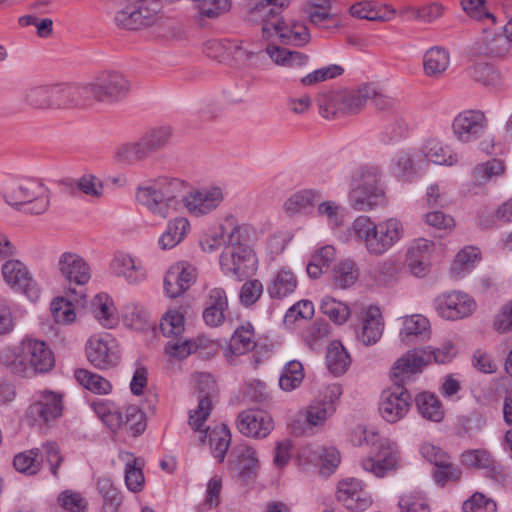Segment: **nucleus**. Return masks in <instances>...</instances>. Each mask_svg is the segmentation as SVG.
I'll return each instance as SVG.
<instances>
[{"instance_id": "obj_1", "label": "nucleus", "mask_w": 512, "mask_h": 512, "mask_svg": "<svg viewBox=\"0 0 512 512\" xmlns=\"http://www.w3.org/2000/svg\"><path fill=\"white\" fill-rule=\"evenodd\" d=\"M0 363L17 376L32 378L49 372L54 367L55 358L46 342L26 337L17 346L2 349Z\"/></svg>"}, {"instance_id": "obj_2", "label": "nucleus", "mask_w": 512, "mask_h": 512, "mask_svg": "<svg viewBox=\"0 0 512 512\" xmlns=\"http://www.w3.org/2000/svg\"><path fill=\"white\" fill-rule=\"evenodd\" d=\"M290 0H258L250 7L252 21L262 22V33L267 39L276 36L283 44L303 46L310 35L307 27L299 22L287 23L277 18L280 9L289 5Z\"/></svg>"}, {"instance_id": "obj_3", "label": "nucleus", "mask_w": 512, "mask_h": 512, "mask_svg": "<svg viewBox=\"0 0 512 512\" xmlns=\"http://www.w3.org/2000/svg\"><path fill=\"white\" fill-rule=\"evenodd\" d=\"M350 232L369 255L380 257L402 239L404 226L397 218L374 222L369 216L361 215L352 222Z\"/></svg>"}, {"instance_id": "obj_4", "label": "nucleus", "mask_w": 512, "mask_h": 512, "mask_svg": "<svg viewBox=\"0 0 512 512\" xmlns=\"http://www.w3.org/2000/svg\"><path fill=\"white\" fill-rule=\"evenodd\" d=\"M182 188L183 182L177 178L158 177L137 188L136 200L152 216L164 220L177 211Z\"/></svg>"}, {"instance_id": "obj_5", "label": "nucleus", "mask_w": 512, "mask_h": 512, "mask_svg": "<svg viewBox=\"0 0 512 512\" xmlns=\"http://www.w3.org/2000/svg\"><path fill=\"white\" fill-rule=\"evenodd\" d=\"M5 201L30 215H42L50 206V192L36 178H24L11 183L4 192Z\"/></svg>"}, {"instance_id": "obj_6", "label": "nucleus", "mask_w": 512, "mask_h": 512, "mask_svg": "<svg viewBox=\"0 0 512 512\" xmlns=\"http://www.w3.org/2000/svg\"><path fill=\"white\" fill-rule=\"evenodd\" d=\"M452 132L457 141L468 144L478 141L479 149L487 154L495 151L494 136L488 132V118L481 110H464L452 121Z\"/></svg>"}, {"instance_id": "obj_7", "label": "nucleus", "mask_w": 512, "mask_h": 512, "mask_svg": "<svg viewBox=\"0 0 512 512\" xmlns=\"http://www.w3.org/2000/svg\"><path fill=\"white\" fill-rule=\"evenodd\" d=\"M90 105L93 101L115 104L130 93V80L119 71H104L86 83Z\"/></svg>"}, {"instance_id": "obj_8", "label": "nucleus", "mask_w": 512, "mask_h": 512, "mask_svg": "<svg viewBox=\"0 0 512 512\" xmlns=\"http://www.w3.org/2000/svg\"><path fill=\"white\" fill-rule=\"evenodd\" d=\"M161 10L158 0H121L115 24L126 30H138L153 25Z\"/></svg>"}, {"instance_id": "obj_9", "label": "nucleus", "mask_w": 512, "mask_h": 512, "mask_svg": "<svg viewBox=\"0 0 512 512\" xmlns=\"http://www.w3.org/2000/svg\"><path fill=\"white\" fill-rule=\"evenodd\" d=\"M57 273L69 286H85L91 279L92 270L89 263L75 252H62L56 260Z\"/></svg>"}, {"instance_id": "obj_10", "label": "nucleus", "mask_w": 512, "mask_h": 512, "mask_svg": "<svg viewBox=\"0 0 512 512\" xmlns=\"http://www.w3.org/2000/svg\"><path fill=\"white\" fill-rule=\"evenodd\" d=\"M63 412L62 395L53 391H40L28 407L26 417L34 424H49Z\"/></svg>"}, {"instance_id": "obj_11", "label": "nucleus", "mask_w": 512, "mask_h": 512, "mask_svg": "<svg viewBox=\"0 0 512 512\" xmlns=\"http://www.w3.org/2000/svg\"><path fill=\"white\" fill-rule=\"evenodd\" d=\"M435 307L442 318L455 321L471 316L477 304L470 295L452 291L439 295L435 300Z\"/></svg>"}, {"instance_id": "obj_12", "label": "nucleus", "mask_w": 512, "mask_h": 512, "mask_svg": "<svg viewBox=\"0 0 512 512\" xmlns=\"http://www.w3.org/2000/svg\"><path fill=\"white\" fill-rule=\"evenodd\" d=\"M411 405V395L401 385L384 390L379 402V412L382 418L389 423H396L408 413Z\"/></svg>"}, {"instance_id": "obj_13", "label": "nucleus", "mask_w": 512, "mask_h": 512, "mask_svg": "<svg viewBox=\"0 0 512 512\" xmlns=\"http://www.w3.org/2000/svg\"><path fill=\"white\" fill-rule=\"evenodd\" d=\"M224 198V189L221 186L210 185L189 192L182 202L192 215L204 216L217 209Z\"/></svg>"}, {"instance_id": "obj_14", "label": "nucleus", "mask_w": 512, "mask_h": 512, "mask_svg": "<svg viewBox=\"0 0 512 512\" xmlns=\"http://www.w3.org/2000/svg\"><path fill=\"white\" fill-rule=\"evenodd\" d=\"M220 267L224 274L239 280L256 270V256L249 247L226 248L220 255Z\"/></svg>"}, {"instance_id": "obj_15", "label": "nucleus", "mask_w": 512, "mask_h": 512, "mask_svg": "<svg viewBox=\"0 0 512 512\" xmlns=\"http://www.w3.org/2000/svg\"><path fill=\"white\" fill-rule=\"evenodd\" d=\"M86 355L88 361L99 369L111 368L120 359L118 344L109 335L90 337L86 344Z\"/></svg>"}, {"instance_id": "obj_16", "label": "nucleus", "mask_w": 512, "mask_h": 512, "mask_svg": "<svg viewBox=\"0 0 512 512\" xmlns=\"http://www.w3.org/2000/svg\"><path fill=\"white\" fill-rule=\"evenodd\" d=\"M428 365V357L423 349H411L398 358L391 367L390 377L394 384L404 385L415 375L422 373Z\"/></svg>"}, {"instance_id": "obj_17", "label": "nucleus", "mask_w": 512, "mask_h": 512, "mask_svg": "<svg viewBox=\"0 0 512 512\" xmlns=\"http://www.w3.org/2000/svg\"><path fill=\"white\" fill-rule=\"evenodd\" d=\"M337 498L348 510L353 512H364L373 503L363 482L356 478H347L339 482Z\"/></svg>"}, {"instance_id": "obj_18", "label": "nucleus", "mask_w": 512, "mask_h": 512, "mask_svg": "<svg viewBox=\"0 0 512 512\" xmlns=\"http://www.w3.org/2000/svg\"><path fill=\"white\" fill-rule=\"evenodd\" d=\"M4 281L12 289L25 293L28 296H36L37 285L27 266L18 259H5L1 267Z\"/></svg>"}, {"instance_id": "obj_19", "label": "nucleus", "mask_w": 512, "mask_h": 512, "mask_svg": "<svg viewBox=\"0 0 512 512\" xmlns=\"http://www.w3.org/2000/svg\"><path fill=\"white\" fill-rule=\"evenodd\" d=\"M197 269L188 262H178L172 265L164 278V289L170 298L184 294L196 281Z\"/></svg>"}, {"instance_id": "obj_20", "label": "nucleus", "mask_w": 512, "mask_h": 512, "mask_svg": "<svg viewBox=\"0 0 512 512\" xmlns=\"http://www.w3.org/2000/svg\"><path fill=\"white\" fill-rule=\"evenodd\" d=\"M237 428L247 437L262 439L274 429V422L266 411L249 409L238 415Z\"/></svg>"}, {"instance_id": "obj_21", "label": "nucleus", "mask_w": 512, "mask_h": 512, "mask_svg": "<svg viewBox=\"0 0 512 512\" xmlns=\"http://www.w3.org/2000/svg\"><path fill=\"white\" fill-rule=\"evenodd\" d=\"M53 110L83 108L90 105L86 83L52 84Z\"/></svg>"}, {"instance_id": "obj_22", "label": "nucleus", "mask_w": 512, "mask_h": 512, "mask_svg": "<svg viewBox=\"0 0 512 512\" xmlns=\"http://www.w3.org/2000/svg\"><path fill=\"white\" fill-rule=\"evenodd\" d=\"M399 461V452L389 440L380 443V451L376 458L368 457L361 461L364 471L376 476L384 477L388 472L395 470Z\"/></svg>"}, {"instance_id": "obj_23", "label": "nucleus", "mask_w": 512, "mask_h": 512, "mask_svg": "<svg viewBox=\"0 0 512 512\" xmlns=\"http://www.w3.org/2000/svg\"><path fill=\"white\" fill-rule=\"evenodd\" d=\"M348 201L351 208L368 212L386 205V192L383 186L350 188Z\"/></svg>"}, {"instance_id": "obj_24", "label": "nucleus", "mask_w": 512, "mask_h": 512, "mask_svg": "<svg viewBox=\"0 0 512 512\" xmlns=\"http://www.w3.org/2000/svg\"><path fill=\"white\" fill-rule=\"evenodd\" d=\"M197 386L203 396L199 399L197 409L189 417V424L194 430H201L212 410L211 394L215 391V381L209 374L197 376Z\"/></svg>"}, {"instance_id": "obj_25", "label": "nucleus", "mask_w": 512, "mask_h": 512, "mask_svg": "<svg viewBox=\"0 0 512 512\" xmlns=\"http://www.w3.org/2000/svg\"><path fill=\"white\" fill-rule=\"evenodd\" d=\"M231 455L238 478L245 483L254 480L260 466L256 450L247 444H239L233 448Z\"/></svg>"}, {"instance_id": "obj_26", "label": "nucleus", "mask_w": 512, "mask_h": 512, "mask_svg": "<svg viewBox=\"0 0 512 512\" xmlns=\"http://www.w3.org/2000/svg\"><path fill=\"white\" fill-rule=\"evenodd\" d=\"M221 239L227 248L247 247L256 235L255 229L246 223H238L232 215L225 218L220 226Z\"/></svg>"}, {"instance_id": "obj_27", "label": "nucleus", "mask_w": 512, "mask_h": 512, "mask_svg": "<svg viewBox=\"0 0 512 512\" xmlns=\"http://www.w3.org/2000/svg\"><path fill=\"white\" fill-rule=\"evenodd\" d=\"M341 394L339 386L326 388L323 398L315 400L307 409L306 419L312 426L322 425L335 411V401Z\"/></svg>"}, {"instance_id": "obj_28", "label": "nucleus", "mask_w": 512, "mask_h": 512, "mask_svg": "<svg viewBox=\"0 0 512 512\" xmlns=\"http://www.w3.org/2000/svg\"><path fill=\"white\" fill-rule=\"evenodd\" d=\"M110 268L114 275L124 278L130 284L140 283L146 278L141 262L126 253H117Z\"/></svg>"}, {"instance_id": "obj_29", "label": "nucleus", "mask_w": 512, "mask_h": 512, "mask_svg": "<svg viewBox=\"0 0 512 512\" xmlns=\"http://www.w3.org/2000/svg\"><path fill=\"white\" fill-rule=\"evenodd\" d=\"M256 346L253 326L250 323L239 326L233 333L228 347L226 357L230 362L234 356L244 355L252 351Z\"/></svg>"}, {"instance_id": "obj_30", "label": "nucleus", "mask_w": 512, "mask_h": 512, "mask_svg": "<svg viewBox=\"0 0 512 512\" xmlns=\"http://www.w3.org/2000/svg\"><path fill=\"white\" fill-rule=\"evenodd\" d=\"M384 328L381 311L376 306H369L364 311L363 325L358 339L365 345L375 344L382 336Z\"/></svg>"}, {"instance_id": "obj_31", "label": "nucleus", "mask_w": 512, "mask_h": 512, "mask_svg": "<svg viewBox=\"0 0 512 512\" xmlns=\"http://www.w3.org/2000/svg\"><path fill=\"white\" fill-rule=\"evenodd\" d=\"M433 242L427 239L415 240L407 249L406 263L415 276H423L428 267V254Z\"/></svg>"}, {"instance_id": "obj_32", "label": "nucleus", "mask_w": 512, "mask_h": 512, "mask_svg": "<svg viewBox=\"0 0 512 512\" xmlns=\"http://www.w3.org/2000/svg\"><path fill=\"white\" fill-rule=\"evenodd\" d=\"M297 286L298 280L294 272L281 268L267 284V293L270 298L281 300L293 294Z\"/></svg>"}, {"instance_id": "obj_33", "label": "nucleus", "mask_w": 512, "mask_h": 512, "mask_svg": "<svg viewBox=\"0 0 512 512\" xmlns=\"http://www.w3.org/2000/svg\"><path fill=\"white\" fill-rule=\"evenodd\" d=\"M350 14L353 17L369 21H389L394 17L395 10L387 5L362 1L350 7Z\"/></svg>"}, {"instance_id": "obj_34", "label": "nucleus", "mask_w": 512, "mask_h": 512, "mask_svg": "<svg viewBox=\"0 0 512 512\" xmlns=\"http://www.w3.org/2000/svg\"><path fill=\"white\" fill-rule=\"evenodd\" d=\"M266 53L276 65L289 68L301 67L308 61L307 55L275 44H268Z\"/></svg>"}, {"instance_id": "obj_35", "label": "nucleus", "mask_w": 512, "mask_h": 512, "mask_svg": "<svg viewBox=\"0 0 512 512\" xmlns=\"http://www.w3.org/2000/svg\"><path fill=\"white\" fill-rule=\"evenodd\" d=\"M190 227L189 221L184 217H176L170 220L166 230L159 238V245L163 250L171 249L178 245L186 236Z\"/></svg>"}, {"instance_id": "obj_36", "label": "nucleus", "mask_w": 512, "mask_h": 512, "mask_svg": "<svg viewBox=\"0 0 512 512\" xmlns=\"http://www.w3.org/2000/svg\"><path fill=\"white\" fill-rule=\"evenodd\" d=\"M383 172L373 164H364L355 168L351 174L350 188L383 186Z\"/></svg>"}, {"instance_id": "obj_37", "label": "nucleus", "mask_w": 512, "mask_h": 512, "mask_svg": "<svg viewBox=\"0 0 512 512\" xmlns=\"http://www.w3.org/2000/svg\"><path fill=\"white\" fill-rule=\"evenodd\" d=\"M148 154L141 138L133 142H127L119 145L114 150L113 158L121 164L134 165L147 159Z\"/></svg>"}, {"instance_id": "obj_38", "label": "nucleus", "mask_w": 512, "mask_h": 512, "mask_svg": "<svg viewBox=\"0 0 512 512\" xmlns=\"http://www.w3.org/2000/svg\"><path fill=\"white\" fill-rule=\"evenodd\" d=\"M327 367L336 376L344 374L351 364V357L342 343L334 340L326 353Z\"/></svg>"}, {"instance_id": "obj_39", "label": "nucleus", "mask_w": 512, "mask_h": 512, "mask_svg": "<svg viewBox=\"0 0 512 512\" xmlns=\"http://www.w3.org/2000/svg\"><path fill=\"white\" fill-rule=\"evenodd\" d=\"M24 102L33 109L53 110V91L51 85H38L27 88L23 94Z\"/></svg>"}, {"instance_id": "obj_40", "label": "nucleus", "mask_w": 512, "mask_h": 512, "mask_svg": "<svg viewBox=\"0 0 512 512\" xmlns=\"http://www.w3.org/2000/svg\"><path fill=\"white\" fill-rule=\"evenodd\" d=\"M423 153L428 161L435 164L452 166L458 162L457 156L435 138H429L425 141Z\"/></svg>"}, {"instance_id": "obj_41", "label": "nucleus", "mask_w": 512, "mask_h": 512, "mask_svg": "<svg viewBox=\"0 0 512 512\" xmlns=\"http://www.w3.org/2000/svg\"><path fill=\"white\" fill-rule=\"evenodd\" d=\"M205 437L209 438V444L213 456L223 462L231 443V433L226 425L221 424L212 430L205 431Z\"/></svg>"}, {"instance_id": "obj_42", "label": "nucleus", "mask_w": 512, "mask_h": 512, "mask_svg": "<svg viewBox=\"0 0 512 512\" xmlns=\"http://www.w3.org/2000/svg\"><path fill=\"white\" fill-rule=\"evenodd\" d=\"M450 63L449 54L446 50L433 47L426 51L423 58L424 72L429 77H438L448 68Z\"/></svg>"}, {"instance_id": "obj_43", "label": "nucleus", "mask_w": 512, "mask_h": 512, "mask_svg": "<svg viewBox=\"0 0 512 512\" xmlns=\"http://www.w3.org/2000/svg\"><path fill=\"white\" fill-rule=\"evenodd\" d=\"M430 332L429 320L420 314H415L404 318L400 337L403 342L408 344L413 337H429Z\"/></svg>"}, {"instance_id": "obj_44", "label": "nucleus", "mask_w": 512, "mask_h": 512, "mask_svg": "<svg viewBox=\"0 0 512 512\" xmlns=\"http://www.w3.org/2000/svg\"><path fill=\"white\" fill-rule=\"evenodd\" d=\"M415 401L423 418L433 422H440L444 418L443 405L436 395L423 392L417 395Z\"/></svg>"}, {"instance_id": "obj_45", "label": "nucleus", "mask_w": 512, "mask_h": 512, "mask_svg": "<svg viewBox=\"0 0 512 512\" xmlns=\"http://www.w3.org/2000/svg\"><path fill=\"white\" fill-rule=\"evenodd\" d=\"M92 311L95 318L105 328H113L118 323L115 307L112 300L106 294L95 296L92 301Z\"/></svg>"}, {"instance_id": "obj_46", "label": "nucleus", "mask_w": 512, "mask_h": 512, "mask_svg": "<svg viewBox=\"0 0 512 512\" xmlns=\"http://www.w3.org/2000/svg\"><path fill=\"white\" fill-rule=\"evenodd\" d=\"M322 198V193L316 189H303L291 195L284 203V210L289 215H295L307 207L313 206Z\"/></svg>"}, {"instance_id": "obj_47", "label": "nucleus", "mask_w": 512, "mask_h": 512, "mask_svg": "<svg viewBox=\"0 0 512 512\" xmlns=\"http://www.w3.org/2000/svg\"><path fill=\"white\" fill-rule=\"evenodd\" d=\"M74 376L81 386L92 393L106 395L112 391V384L109 380L87 369L75 370Z\"/></svg>"}, {"instance_id": "obj_48", "label": "nucleus", "mask_w": 512, "mask_h": 512, "mask_svg": "<svg viewBox=\"0 0 512 512\" xmlns=\"http://www.w3.org/2000/svg\"><path fill=\"white\" fill-rule=\"evenodd\" d=\"M482 52L493 57H505L512 54V42L503 34H492L484 30Z\"/></svg>"}, {"instance_id": "obj_49", "label": "nucleus", "mask_w": 512, "mask_h": 512, "mask_svg": "<svg viewBox=\"0 0 512 512\" xmlns=\"http://www.w3.org/2000/svg\"><path fill=\"white\" fill-rule=\"evenodd\" d=\"M41 449L33 448L20 452L14 456V468L25 475L33 476L42 469L43 460L40 458Z\"/></svg>"}, {"instance_id": "obj_50", "label": "nucleus", "mask_w": 512, "mask_h": 512, "mask_svg": "<svg viewBox=\"0 0 512 512\" xmlns=\"http://www.w3.org/2000/svg\"><path fill=\"white\" fill-rule=\"evenodd\" d=\"M358 277L359 270L357 264L350 259L340 261L332 271L333 283L341 289L354 285Z\"/></svg>"}, {"instance_id": "obj_51", "label": "nucleus", "mask_w": 512, "mask_h": 512, "mask_svg": "<svg viewBox=\"0 0 512 512\" xmlns=\"http://www.w3.org/2000/svg\"><path fill=\"white\" fill-rule=\"evenodd\" d=\"M479 255L480 252L478 248L473 246H468L460 250L451 266V274L456 278L463 277L475 267V264L480 260Z\"/></svg>"}, {"instance_id": "obj_52", "label": "nucleus", "mask_w": 512, "mask_h": 512, "mask_svg": "<svg viewBox=\"0 0 512 512\" xmlns=\"http://www.w3.org/2000/svg\"><path fill=\"white\" fill-rule=\"evenodd\" d=\"M373 95H375V87L373 85H362L343 98V110L348 114H356Z\"/></svg>"}, {"instance_id": "obj_53", "label": "nucleus", "mask_w": 512, "mask_h": 512, "mask_svg": "<svg viewBox=\"0 0 512 512\" xmlns=\"http://www.w3.org/2000/svg\"><path fill=\"white\" fill-rule=\"evenodd\" d=\"M316 216L325 220L331 229H337L344 222V208L333 200L320 202L316 208Z\"/></svg>"}, {"instance_id": "obj_54", "label": "nucleus", "mask_w": 512, "mask_h": 512, "mask_svg": "<svg viewBox=\"0 0 512 512\" xmlns=\"http://www.w3.org/2000/svg\"><path fill=\"white\" fill-rule=\"evenodd\" d=\"M329 6L330 5L307 3L304 6V12L310 22L315 26L330 29L337 27L338 23L335 16L328 12Z\"/></svg>"}, {"instance_id": "obj_55", "label": "nucleus", "mask_w": 512, "mask_h": 512, "mask_svg": "<svg viewBox=\"0 0 512 512\" xmlns=\"http://www.w3.org/2000/svg\"><path fill=\"white\" fill-rule=\"evenodd\" d=\"M125 485L131 492L142 491L145 483V477L142 467L138 465L137 458L130 453H125Z\"/></svg>"}, {"instance_id": "obj_56", "label": "nucleus", "mask_w": 512, "mask_h": 512, "mask_svg": "<svg viewBox=\"0 0 512 512\" xmlns=\"http://www.w3.org/2000/svg\"><path fill=\"white\" fill-rule=\"evenodd\" d=\"M304 379V369L301 362L289 361L282 369L279 386L282 390L290 392L298 388Z\"/></svg>"}, {"instance_id": "obj_57", "label": "nucleus", "mask_w": 512, "mask_h": 512, "mask_svg": "<svg viewBox=\"0 0 512 512\" xmlns=\"http://www.w3.org/2000/svg\"><path fill=\"white\" fill-rule=\"evenodd\" d=\"M171 136V127L160 126L148 130L140 138L148 154L150 155L156 151L163 149L169 143Z\"/></svg>"}, {"instance_id": "obj_58", "label": "nucleus", "mask_w": 512, "mask_h": 512, "mask_svg": "<svg viewBox=\"0 0 512 512\" xmlns=\"http://www.w3.org/2000/svg\"><path fill=\"white\" fill-rule=\"evenodd\" d=\"M320 309L331 321L339 325L345 323L351 314L347 304L331 297L322 299Z\"/></svg>"}, {"instance_id": "obj_59", "label": "nucleus", "mask_w": 512, "mask_h": 512, "mask_svg": "<svg viewBox=\"0 0 512 512\" xmlns=\"http://www.w3.org/2000/svg\"><path fill=\"white\" fill-rule=\"evenodd\" d=\"M97 487L104 500L103 512H117L122 499L111 479L108 477L100 478Z\"/></svg>"}, {"instance_id": "obj_60", "label": "nucleus", "mask_w": 512, "mask_h": 512, "mask_svg": "<svg viewBox=\"0 0 512 512\" xmlns=\"http://www.w3.org/2000/svg\"><path fill=\"white\" fill-rule=\"evenodd\" d=\"M504 172V164L499 159H491L485 163L478 164L472 173L473 183L483 185L490 179L500 176Z\"/></svg>"}, {"instance_id": "obj_61", "label": "nucleus", "mask_w": 512, "mask_h": 512, "mask_svg": "<svg viewBox=\"0 0 512 512\" xmlns=\"http://www.w3.org/2000/svg\"><path fill=\"white\" fill-rule=\"evenodd\" d=\"M160 329L165 337H180L185 330L183 314L176 310L168 311L161 319Z\"/></svg>"}, {"instance_id": "obj_62", "label": "nucleus", "mask_w": 512, "mask_h": 512, "mask_svg": "<svg viewBox=\"0 0 512 512\" xmlns=\"http://www.w3.org/2000/svg\"><path fill=\"white\" fill-rule=\"evenodd\" d=\"M204 338H198V342L182 339L181 337L172 338L165 347V351L172 357H176L179 359L186 358L192 352H195L199 346L204 345Z\"/></svg>"}, {"instance_id": "obj_63", "label": "nucleus", "mask_w": 512, "mask_h": 512, "mask_svg": "<svg viewBox=\"0 0 512 512\" xmlns=\"http://www.w3.org/2000/svg\"><path fill=\"white\" fill-rule=\"evenodd\" d=\"M433 472V477L437 484L444 486L449 482H457L460 480L462 472L460 468L454 465L449 456L440 461Z\"/></svg>"}, {"instance_id": "obj_64", "label": "nucleus", "mask_w": 512, "mask_h": 512, "mask_svg": "<svg viewBox=\"0 0 512 512\" xmlns=\"http://www.w3.org/2000/svg\"><path fill=\"white\" fill-rule=\"evenodd\" d=\"M402 512H430L427 499L420 492H411L403 495L399 500Z\"/></svg>"}]
</instances>
